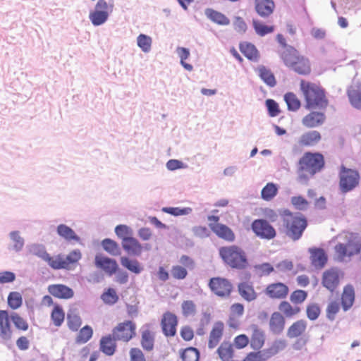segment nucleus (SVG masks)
Returning a JSON list of instances; mask_svg holds the SVG:
<instances>
[{"instance_id": "nucleus-30", "label": "nucleus", "mask_w": 361, "mask_h": 361, "mask_svg": "<svg viewBox=\"0 0 361 361\" xmlns=\"http://www.w3.org/2000/svg\"><path fill=\"white\" fill-rule=\"evenodd\" d=\"M123 248L129 254L139 256L142 251V246L135 238H124L122 240Z\"/></svg>"}, {"instance_id": "nucleus-49", "label": "nucleus", "mask_w": 361, "mask_h": 361, "mask_svg": "<svg viewBox=\"0 0 361 361\" xmlns=\"http://www.w3.org/2000/svg\"><path fill=\"white\" fill-rule=\"evenodd\" d=\"M307 298V292L298 289L293 291L290 295V302L297 306L302 304Z\"/></svg>"}, {"instance_id": "nucleus-51", "label": "nucleus", "mask_w": 361, "mask_h": 361, "mask_svg": "<svg viewBox=\"0 0 361 361\" xmlns=\"http://www.w3.org/2000/svg\"><path fill=\"white\" fill-rule=\"evenodd\" d=\"M21 295L18 292H11L8 296V304L13 310L18 309L22 305Z\"/></svg>"}, {"instance_id": "nucleus-59", "label": "nucleus", "mask_w": 361, "mask_h": 361, "mask_svg": "<svg viewBox=\"0 0 361 361\" xmlns=\"http://www.w3.org/2000/svg\"><path fill=\"white\" fill-rule=\"evenodd\" d=\"M171 272L172 276L178 280L184 279L188 275L187 269L180 265L172 267Z\"/></svg>"}, {"instance_id": "nucleus-50", "label": "nucleus", "mask_w": 361, "mask_h": 361, "mask_svg": "<svg viewBox=\"0 0 361 361\" xmlns=\"http://www.w3.org/2000/svg\"><path fill=\"white\" fill-rule=\"evenodd\" d=\"M199 357V351L193 347L185 349L181 353V359L183 361H198Z\"/></svg>"}, {"instance_id": "nucleus-3", "label": "nucleus", "mask_w": 361, "mask_h": 361, "mask_svg": "<svg viewBox=\"0 0 361 361\" xmlns=\"http://www.w3.org/2000/svg\"><path fill=\"white\" fill-rule=\"evenodd\" d=\"M324 156L319 152H305L299 159L298 180L306 183L308 180L324 167Z\"/></svg>"}, {"instance_id": "nucleus-7", "label": "nucleus", "mask_w": 361, "mask_h": 361, "mask_svg": "<svg viewBox=\"0 0 361 361\" xmlns=\"http://www.w3.org/2000/svg\"><path fill=\"white\" fill-rule=\"evenodd\" d=\"M112 334L118 341L128 343L137 335L136 323L131 320L119 322L113 328Z\"/></svg>"}, {"instance_id": "nucleus-45", "label": "nucleus", "mask_w": 361, "mask_h": 361, "mask_svg": "<svg viewBox=\"0 0 361 361\" xmlns=\"http://www.w3.org/2000/svg\"><path fill=\"white\" fill-rule=\"evenodd\" d=\"M284 100L287 104L288 109L295 111L301 106V103L298 97L293 92H288L284 95Z\"/></svg>"}, {"instance_id": "nucleus-35", "label": "nucleus", "mask_w": 361, "mask_h": 361, "mask_svg": "<svg viewBox=\"0 0 361 361\" xmlns=\"http://www.w3.org/2000/svg\"><path fill=\"white\" fill-rule=\"evenodd\" d=\"M57 233L67 241H75L80 243V237L69 226L65 224H60L57 226Z\"/></svg>"}, {"instance_id": "nucleus-10", "label": "nucleus", "mask_w": 361, "mask_h": 361, "mask_svg": "<svg viewBox=\"0 0 361 361\" xmlns=\"http://www.w3.org/2000/svg\"><path fill=\"white\" fill-rule=\"evenodd\" d=\"M359 173L354 170L341 167L340 172V188L342 192H347L355 188L359 183Z\"/></svg>"}, {"instance_id": "nucleus-38", "label": "nucleus", "mask_w": 361, "mask_h": 361, "mask_svg": "<svg viewBox=\"0 0 361 361\" xmlns=\"http://www.w3.org/2000/svg\"><path fill=\"white\" fill-rule=\"evenodd\" d=\"M205 14L208 18L218 25H227L230 23L229 19L225 15L213 9H207Z\"/></svg>"}, {"instance_id": "nucleus-60", "label": "nucleus", "mask_w": 361, "mask_h": 361, "mask_svg": "<svg viewBox=\"0 0 361 361\" xmlns=\"http://www.w3.org/2000/svg\"><path fill=\"white\" fill-rule=\"evenodd\" d=\"M250 343V339L245 334H240L233 339V347L238 349L245 348Z\"/></svg>"}, {"instance_id": "nucleus-42", "label": "nucleus", "mask_w": 361, "mask_h": 361, "mask_svg": "<svg viewBox=\"0 0 361 361\" xmlns=\"http://www.w3.org/2000/svg\"><path fill=\"white\" fill-rule=\"evenodd\" d=\"M121 263L123 267L134 274H138L142 271V267L137 259L122 257L121 258Z\"/></svg>"}, {"instance_id": "nucleus-27", "label": "nucleus", "mask_w": 361, "mask_h": 361, "mask_svg": "<svg viewBox=\"0 0 361 361\" xmlns=\"http://www.w3.org/2000/svg\"><path fill=\"white\" fill-rule=\"evenodd\" d=\"M309 252L312 264L318 269L323 268L327 262L325 251L322 248H311Z\"/></svg>"}, {"instance_id": "nucleus-44", "label": "nucleus", "mask_w": 361, "mask_h": 361, "mask_svg": "<svg viewBox=\"0 0 361 361\" xmlns=\"http://www.w3.org/2000/svg\"><path fill=\"white\" fill-rule=\"evenodd\" d=\"M252 24L256 33L262 37L274 31V25H267L258 20H253Z\"/></svg>"}, {"instance_id": "nucleus-62", "label": "nucleus", "mask_w": 361, "mask_h": 361, "mask_svg": "<svg viewBox=\"0 0 361 361\" xmlns=\"http://www.w3.org/2000/svg\"><path fill=\"white\" fill-rule=\"evenodd\" d=\"M129 356L130 361H147L143 352L139 348H131Z\"/></svg>"}, {"instance_id": "nucleus-43", "label": "nucleus", "mask_w": 361, "mask_h": 361, "mask_svg": "<svg viewBox=\"0 0 361 361\" xmlns=\"http://www.w3.org/2000/svg\"><path fill=\"white\" fill-rule=\"evenodd\" d=\"M278 193V188L273 183H268L262 190L261 196L264 200H271Z\"/></svg>"}, {"instance_id": "nucleus-9", "label": "nucleus", "mask_w": 361, "mask_h": 361, "mask_svg": "<svg viewBox=\"0 0 361 361\" xmlns=\"http://www.w3.org/2000/svg\"><path fill=\"white\" fill-rule=\"evenodd\" d=\"M251 227L255 234L261 239L270 240L276 236V229L265 219L254 220Z\"/></svg>"}, {"instance_id": "nucleus-26", "label": "nucleus", "mask_w": 361, "mask_h": 361, "mask_svg": "<svg viewBox=\"0 0 361 361\" xmlns=\"http://www.w3.org/2000/svg\"><path fill=\"white\" fill-rule=\"evenodd\" d=\"M41 257L54 269H68V264L65 262V258L61 255L52 257L49 253L44 252L41 255Z\"/></svg>"}, {"instance_id": "nucleus-28", "label": "nucleus", "mask_w": 361, "mask_h": 361, "mask_svg": "<svg viewBox=\"0 0 361 361\" xmlns=\"http://www.w3.org/2000/svg\"><path fill=\"white\" fill-rule=\"evenodd\" d=\"M255 7L259 16L267 18L274 12L275 4L273 0H255Z\"/></svg>"}, {"instance_id": "nucleus-33", "label": "nucleus", "mask_w": 361, "mask_h": 361, "mask_svg": "<svg viewBox=\"0 0 361 361\" xmlns=\"http://www.w3.org/2000/svg\"><path fill=\"white\" fill-rule=\"evenodd\" d=\"M239 48L243 54L248 60L254 62L259 61L260 54L254 44L244 42L240 44Z\"/></svg>"}, {"instance_id": "nucleus-4", "label": "nucleus", "mask_w": 361, "mask_h": 361, "mask_svg": "<svg viewBox=\"0 0 361 361\" xmlns=\"http://www.w3.org/2000/svg\"><path fill=\"white\" fill-rule=\"evenodd\" d=\"M285 234L293 241L298 240L307 227V218L302 214L284 209L280 213Z\"/></svg>"}, {"instance_id": "nucleus-18", "label": "nucleus", "mask_w": 361, "mask_h": 361, "mask_svg": "<svg viewBox=\"0 0 361 361\" xmlns=\"http://www.w3.org/2000/svg\"><path fill=\"white\" fill-rule=\"evenodd\" d=\"M209 226L212 232L219 238L229 243L235 240V233L228 226L223 224L209 223Z\"/></svg>"}, {"instance_id": "nucleus-8", "label": "nucleus", "mask_w": 361, "mask_h": 361, "mask_svg": "<svg viewBox=\"0 0 361 361\" xmlns=\"http://www.w3.org/2000/svg\"><path fill=\"white\" fill-rule=\"evenodd\" d=\"M211 291L220 298H228L233 291V284L227 279L223 277H213L208 283Z\"/></svg>"}, {"instance_id": "nucleus-12", "label": "nucleus", "mask_w": 361, "mask_h": 361, "mask_svg": "<svg viewBox=\"0 0 361 361\" xmlns=\"http://www.w3.org/2000/svg\"><path fill=\"white\" fill-rule=\"evenodd\" d=\"M112 7L113 6H109L104 0H99L94 11L90 14L92 23L98 26L105 23L109 16V11H111Z\"/></svg>"}, {"instance_id": "nucleus-16", "label": "nucleus", "mask_w": 361, "mask_h": 361, "mask_svg": "<svg viewBox=\"0 0 361 361\" xmlns=\"http://www.w3.org/2000/svg\"><path fill=\"white\" fill-rule=\"evenodd\" d=\"M326 118L324 113L312 111L302 118V124L307 128H314L322 126Z\"/></svg>"}, {"instance_id": "nucleus-25", "label": "nucleus", "mask_w": 361, "mask_h": 361, "mask_svg": "<svg viewBox=\"0 0 361 361\" xmlns=\"http://www.w3.org/2000/svg\"><path fill=\"white\" fill-rule=\"evenodd\" d=\"M224 331V324L221 322H217L214 324L210 331L208 346L209 348H215L220 342Z\"/></svg>"}, {"instance_id": "nucleus-46", "label": "nucleus", "mask_w": 361, "mask_h": 361, "mask_svg": "<svg viewBox=\"0 0 361 361\" xmlns=\"http://www.w3.org/2000/svg\"><path fill=\"white\" fill-rule=\"evenodd\" d=\"M82 325L81 317L75 314L71 313L67 316V326L72 331H78Z\"/></svg>"}, {"instance_id": "nucleus-48", "label": "nucleus", "mask_w": 361, "mask_h": 361, "mask_svg": "<svg viewBox=\"0 0 361 361\" xmlns=\"http://www.w3.org/2000/svg\"><path fill=\"white\" fill-rule=\"evenodd\" d=\"M101 298L105 304L114 305L118 300V296L116 291L112 288H109L105 292L101 295Z\"/></svg>"}, {"instance_id": "nucleus-41", "label": "nucleus", "mask_w": 361, "mask_h": 361, "mask_svg": "<svg viewBox=\"0 0 361 361\" xmlns=\"http://www.w3.org/2000/svg\"><path fill=\"white\" fill-rule=\"evenodd\" d=\"M51 319L54 325L56 327H60L65 319V312L62 307L59 305H55L51 312Z\"/></svg>"}, {"instance_id": "nucleus-61", "label": "nucleus", "mask_w": 361, "mask_h": 361, "mask_svg": "<svg viewBox=\"0 0 361 361\" xmlns=\"http://www.w3.org/2000/svg\"><path fill=\"white\" fill-rule=\"evenodd\" d=\"M307 316L310 320L317 319L320 314V308L317 304H310L307 307Z\"/></svg>"}, {"instance_id": "nucleus-31", "label": "nucleus", "mask_w": 361, "mask_h": 361, "mask_svg": "<svg viewBox=\"0 0 361 361\" xmlns=\"http://www.w3.org/2000/svg\"><path fill=\"white\" fill-rule=\"evenodd\" d=\"M307 329V322L303 319L293 322L287 330V336L289 338L302 337Z\"/></svg>"}, {"instance_id": "nucleus-40", "label": "nucleus", "mask_w": 361, "mask_h": 361, "mask_svg": "<svg viewBox=\"0 0 361 361\" xmlns=\"http://www.w3.org/2000/svg\"><path fill=\"white\" fill-rule=\"evenodd\" d=\"M257 71L260 78L269 86H275L276 81L271 71L264 66H259Z\"/></svg>"}, {"instance_id": "nucleus-22", "label": "nucleus", "mask_w": 361, "mask_h": 361, "mask_svg": "<svg viewBox=\"0 0 361 361\" xmlns=\"http://www.w3.org/2000/svg\"><path fill=\"white\" fill-rule=\"evenodd\" d=\"M250 328L252 331L250 338H249L250 347L254 350H259L265 342L264 332L257 324H252Z\"/></svg>"}, {"instance_id": "nucleus-24", "label": "nucleus", "mask_w": 361, "mask_h": 361, "mask_svg": "<svg viewBox=\"0 0 361 361\" xmlns=\"http://www.w3.org/2000/svg\"><path fill=\"white\" fill-rule=\"evenodd\" d=\"M11 325L7 311L0 310V337L4 341H8L12 337Z\"/></svg>"}, {"instance_id": "nucleus-52", "label": "nucleus", "mask_w": 361, "mask_h": 361, "mask_svg": "<svg viewBox=\"0 0 361 361\" xmlns=\"http://www.w3.org/2000/svg\"><path fill=\"white\" fill-rule=\"evenodd\" d=\"M137 45L144 52H148L151 49L152 38L144 34H140L137 37Z\"/></svg>"}, {"instance_id": "nucleus-19", "label": "nucleus", "mask_w": 361, "mask_h": 361, "mask_svg": "<svg viewBox=\"0 0 361 361\" xmlns=\"http://www.w3.org/2000/svg\"><path fill=\"white\" fill-rule=\"evenodd\" d=\"M238 292L240 296L247 302L255 300L258 294L255 290L253 283L250 281L240 282L238 284Z\"/></svg>"}, {"instance_id": "nucleus-57", "label": "nucleus", "mask_w": 361, "mask_h": 361, "mask_svg": "<svg viewBox=\"0 0 361 361\" xmlns=\"http://www.w3.org/2000/svg\"><path fill=\"white\" fill-rule=\"evenodd\" d=\"M11 319L15 326L22 331H26L28 329L27 322L21 317L18 314L14 313L11 315Z\"/></svg>"}, {"instance_id": "nucleus-21", "label": "nucleus", "mask_w": 361, "mask_h": 361, "mask_svg": "<svg viewBox=\"0 0 361 361\" xmlns=\"http://www.w3.org/2000/svg\"><path fill=\"white\" fill-rule=\"evenodd\" d=\"M339 281V273L336 269H327L323 274L322 284L331 292L337 288Z\"/></svg>"}, {"instance_id": "nucleus-55", "label": "nucleus", "mask_w": 361, "mask_h": 361, "mask_svg": "<svg viewBox=\"0 0 361 361\" xmlns=\"http://www.w3.org/2000/svg\"><path fill=\"white\" fill-rule=\"evenodd\" d=\"M266 106L268 110L269 115L271 117H276L281 113L278 103L271 99L266 100Z\"/></svg>"}, {"instance_id": "nucleus-39", "label": "nucleus", "mask_w": 361, "mask_h": 361, "mask_svg": "<svg viewBox=\"0 0 361 361\" xmlns=\"http://www.w3.org/2000/svg\"><path fill=\"white\" fill-rule=\"evenodd\" d=\"M92 328L89 325H85L79 330L75 338V342L78 345L85 344L92 338Z\"/></svg>"}, {"instance_id": "nucleus-29", "label": "nucleus", "mask_w": 361, "mask_h": 361, "mask_svg": "<svg viewBox=\"0 0 361 361\" xmlns=\"http://www.w3.org/2000/svg\"><path fill=\"white\" fill-rule=\"evenodd\" d=\"M216 353L221 361H237L235 357L233 345L224 341L217 348Z\"/></svg>"}, {"instance_id": "nucleus-32", "label": "nucleus", "mask_w": 361, "mask_h": 361, "mask_svg": "<svg viewBox=\"0 0 361 361\" xmlns=\"http://www.w3.org/2000/svg\"><path fill=\"white\" fill-rule=\"evenodd\" d=\"M285 319L283 316L278 312H274L269 319V329L270 331L275 334H279L284 329Z\"/></svg>"}, {"instance_id": "nucleus-11", "label": "nucleus", "mask_w": 361, "mask_h": 361, "mask_svg": "<svg viewBox=\"0 0 361 361\" xmlns=\"http://www.w3.org/2000/svg\"><path fill=\"white\" fill-rule=\"evenodd\" d=\"M265 295L271 300H284L289 293V288L285 283L276 281L268 284L264 290Z\"/></svg>"}, {"instance_id": "nucleus-58", "label": "nucleus", "mask_w": 361, "mask_h": 361, "mask_svg": "<svg viewBox=\"0 0 361 361\" xmlns=\"http://www.w3.org/2000/svg\"><path fill=\"white\" fill-rule=\"evenodd\" d=\"M340 304L337 301H332L329 303L326 307V317L330 320H334L336 314L339 312Z\"/></svg>"}, {"instance_id": "nucleus-14", "label": "nucleus", "mask_w": 361, "mask_h": 361, "mask_svg": "<svg viewBox=\"0 0 361 361\" xmlns=\"http://www.w3.org/2000/svg\"><path fill=\"white\" fill-rule=\"evenodd\" d=\"M94 264L97 268L102 269L109 276L116 274L118 269V265L115 259L102 255H97L95 256Z\"/></svg>"}, {"instance_id": "nucleus-63", "label": "nucleus", "mask_w": 361, "mask_h": 361, "mask_svg": "<svg viewBox=\"0 0 361 361\" xmlns=\"http://www.w3.org/2000/svg\"><path fill=\"white\" fill-rule=\"evenodd\" d=\"M291 204L299 210H304L308 205V202L302 196H294L291 197Z\"/></svg>"}, {"instance_id": "nucleus-5", "label": "nucleus", "mask_w": 361, "mask_h": 361, "mask_svg": "<svg viewBox=\"0 0 361 361\" xmlns=\"http://www.w3.org/2000/svg\"><path fill=\"white\" fill-rule=\"evenodd\" d=\"M280 57L285 66L296 73L302 75H308L311 73L310 59L300 54L293 47L288 46L280 54Z\"/></svg>"}, {"instance_id": "nucleus-64", "label": "nucleus", "mask_w": 361, "mask_h": 361, "mask_svg": "<svg viewBox=\"0 0 361 361\" xmlns=\"http://www.w3.org/2000/svg\"><path fill=\"white\" fill-rule=\"evenodd\" d=\"M276 269L280 273H286L293 269V264L290 260H283L276 264Z\"/></svg>"}, {"instance_id": "nucleus-36", "label": "nucleus", "mask_w": 361, "mask_h": 361, "mask_svg": "<svg viewBox=\"0 0 361 361\" xmlns=\"http://www.w3.org/2000/svg\"><path fill=\"white\" fill-rule=\"evenodd\" d=\"M140 344L145 351H152L154 348V333L149 329L144 330L141 334Z\"/></svg>"}, {"instance_id": "nucleus-20", "label": "nucleus", "mask_w": 361, "mask_h": 361, "mask_svg": "<svg viewBox=\"0 0 361 361\" xmlns=\"http://www.w3.org/2000/svg\"><path fill=\"white\" fill-rule=\"evenodd\" d=\"M118 339L113 334L102 336L99 340V350L105 355L112 356L116 351Z\"/></svg>"}, {"instance_id": "nucleus-37", "label": "nucleus", "mask_w": 361, "mask_h": 361, "mask_svg": "<svg viewBox=\"0 0 361 361\" xmlns=\"http://www.w3.org/2000/svg\"><path fill=\"white\" fill-rule=\"evenodd\" d=\"M279 311L286 317H292L300 313L301 309L299 306L291 305L289 302L282 300L279 305Z\"/></svg>"}, {"instance_id": "nucleus-1", "label": "nucleus", "mask_w": 361, "mask_h": 361, "mask_svg": "<svg viewBox=\"0 0 361 361\" xmlns=\"http://www.w3.org/2000/svg\"><path fill=\"white\" fill-rule=\"evenodd\" d=\"M341 241L334 247V259L337 262H350L355 255L361 259V238L357 233L343 232L338 235Z\"/></svg>"}, {"instance_id": "nucleus-13", "label": "nucleus", "mask_w": 361, "mask_h": 361, "mask_svg": "<svg viewBox=\"0 0 361 361\" xmlns=\"http://www.w3.org/2000/svg\"><path fill=\"white\" fill-rule=\"evenodd\" d=\"M178 318L171 312H166L162 316L161 326L164 334L167 337L174 336L176 334Z\"/></svg>"}, {"instance_id": "nucleus-54", "label": "nucleus", "mask_w": 361, "mask_h": 361, "mask_svg": "<svg viewBox=\"0 0 361 361\" xmlns=\"http://www.w3.org/2000/svg\"><path fill=\"white\" fill-rule=\"evenodd\" d=\"M82 255L79 250H74L69 252L65 258V262L68 264V270L71 269V265L76 264L80 259Z\"/></svg>"}, {"instance_id": "nucleus-23", "label": "nucleus", "mask_w": 361, "mask_h": 361, "mask_svg": "<svg viewBox=\"0 0 361 361\" xmlns=\"http://www.w3.org/2000/svg\"><path fill=\"white\" fill-rule=\"evenodd\" d=\"M49 293L55 298L70 299L73 297V290L63 284H52L48 286Z\"/></svg>"}, {"instance_id": "nucleus-15", "label": "nucleus", "mask_w": 361, "mask_h": 361, "mask_svg": "<svg viewBox=\"0 0 361 361\" xmlns=\"http://www.w3.org/2000/svg\"><path fill=\"white\" fill-rule=\"evenodd\" d=\"M346 94L350 105L361 110V82H354L346 90Z\"/></svg>"}, {"instance_id": "nucleus-56", "label": "nucleus", "mask_w": 361, "mask_h": 361, "mask_svg": "<svg viewBox=\"0 0 361 361\" xmlns=\"http://www.w3.org/2000/svg\"><path fill=\"white\" fill-rule=\"evenodd\" d=\"M178 53L180 58V63L181 65L188 71H190L192 70V66L185 62L189 56L190 51L188 49L184 47L178 48Z\"/></svg>"}, {"instance_id": "nucleus-6", "label": "nucleus", "mask_w": 361, "mask_h": 361, "mask_svg": "<svg viewBox=\"0 0 361 361\" xmlns=\"http://www.w3.org/2000/svg\"><path fill=\"white\" fill-rule=\"evenodd\" d=\"M219 254L224 264L232 269L243 270L249 266L246 252L238 245L222 246L219 250Z\"/></svg>"}, {"instance_id": "nucleus-34", "label": "nucleus", "mask_w": 361, "mask_h": 361, "mask_svg": "<svg viewBox=\"0 0 361 361\" xmlns=\"http://www.w3.org/2000/svg\"><path fill=\"white\" fill-rule=\"evenodd\" d=\"M355 301V290L352 285H347L343 288L341 295V305L344 311L349 310Z\"/></svg>"}, {"instance_id": "nucleus-53", "label": "nucleus", "mask_w": 361, "mask_h": 361, "mask_svg": "<svg viewBox=\"0 0 361 361\" xmlns=\"http://www.w3.org/2000/svg\"><path fill=\"white\" fill-rule=\"evenodd\" d=\"M182 313L185 317L194 315L196 312V305L192 300H185L181 305Z\"/></svg>"}, {"instance_id": "nucleus-17", "label": "nucleus", "mask_w": 361, "mask_h": 361, "mask_svg": "<svg viewBox=\"0 0 361 361\" xmlns=\"http://www.w3.org/2000/svg\"><path fill=\"white\" fill-rule=\"evenodd\" d=\"M322 135L319 131L310 130L302 133L298 142L297 145L294 148L298 147H310L316 145L320 142Z\"/></svg>"}, {"instance_id": "nucleus-2", "label": "nucleus", "mask_w": 361, "mask_h": 361, "mask_svg": "<svg viewBox=\"0 0 361 361\" xmlns=\"http://www.w3.org/2000/svg\"><path fill=\"white\" fill-rule=\"evenodd\" d=\"M300 89L304 97L306 109H324L327 107L329 100L324 89L319 84L302 79L300 82Z\"/></svg>"}, {"instance_id": "nucleus-47", "label": "nucleus", "mask_w": 361, "mask_h": 361, "mask_svg": "<svg viewBox=\"0 0 361 361\" xmlns=\"http://www.w3.org/2000/svg\"><path fill=\"white\" fill-rule=\"evenodd\" d=\"M102 245L104 250L110 255L114 256L120 255V247L116 242L106 238L102 240Z\"/></svg>"}]
</instances>
